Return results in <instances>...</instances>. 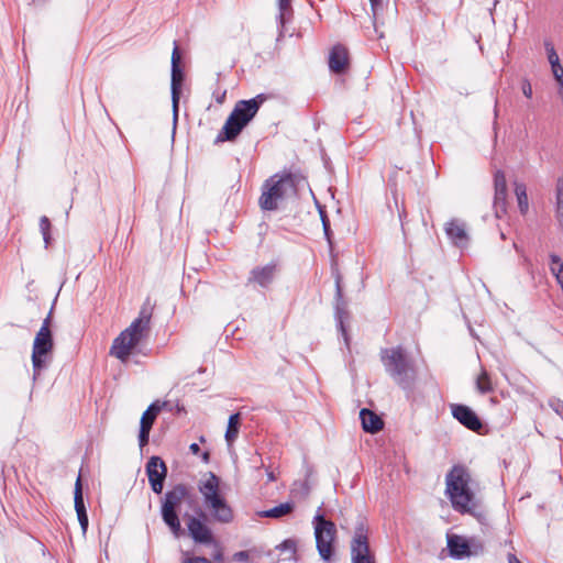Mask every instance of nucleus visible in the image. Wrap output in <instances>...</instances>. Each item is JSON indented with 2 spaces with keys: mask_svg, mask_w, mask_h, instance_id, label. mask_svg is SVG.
Listing matches in <instances>:
<instances>
[{
  "mask_svg": "<svg viewBox=\"0 0 563 563\" xmlns=\"http://www.w3.org/2000/svg\"><path fill=\"white\" fill-rule=\"evenodd\" d=\"M494 210L496 218H501L507 212L508 188L505 173L500 169L494 174Z\"/></svg>",
  "mask_w": 563,
  "mask_h": 563,
  "instance_id": "nucleus-16",
  "label": "nucleus"
},
{
  "mask_svg": "<svg viewBox=\"0 0 563 563\" xmlns=\"http://www.w3.org/2000/svg\"><path fill=\"white\" fill-rule=\"evenodd\" d=\"M553 77L563 74V66L560 64L551 66Z\"/></svg>",
  "mask_w": 563,
  "mask_h": 563,
  "instance_id": "nucleus-52",
  "label": "nucleus"
},
{
  "mask_svg": "<svg viewBox=\"0 0 563 563\" xmlns=\"http://www.w3.org/2000/svg\"><path fill=\"white\" fill-rule=\"evenodd\" d=\"M247 125L229 114L222 129L218 133L214 144L234 142Z\"/></svg>",
  "mask_w": 563,
  "mask_h": 563,
  "instance_id": "nucleus-18",
  "label": "nucleus"
},
{
  "mask_svg": "<svg viewBox=\"0 0 563 563\" xmlns=\"http://www.w3.org/2000/svg\"><path fill=\"white\" fill-rule=\"evenodd\" d=\"M484 552V544L477 538H464L460 536V559L477 556Z\"/></svg>",
  "mask_w": 563,
  "mask_h": 563,
  "instance_id": "nucleus-23",
  "label": "nucleus"
},
{
  "mask_svg": "<svg viewBox=\"0 0 563 563\" xmlns=\"http://www.w3.org/2000/svg\"><path fill=\"white\" fill-rule=\"evenodd\" d=\"M476 388L482 394H486L493 390L490 377L485 369H482L481 374L476 378Z\"/></svg>",
  "mask_w": 563,
  "mask_h": 563,
  "instance_id": "nucleus-32",
  "label": "nucleus"
},
{
  "mask_svg": "<svg viewBox=\"0 0 563 563\" xmlns=\"http://www.w3.org/2000/svg\"><path fill=\"white\" fill-rule=\"evenodd\" d=\"M316 203H317V207H318L319 212H320L321 221L323 222V221L329 220L325 211L322 210L321 206L319 205V202L317 200H316Z\"/></svg>",
  "mask_w": 563,
  "mask_h": 563,
  "instance_id": "nucleus-53",
  "label": "nucleus"
},
{
  "mask_svg": "<svg viewBox=\"0 0 563 563\" xmlns=\"http://www.w3.org/2000/svg\"><path fill=\"white\" fill-rule=\"evenodd\" d=\"M278 174L285 180L288 188L292 190L295 194H297L300 186L307 181L306 176L299 170H283L282 173Z\"/></svg>",
  "mask_w": 563,
  "mask_h": 563,
  "instance_id": "nucleus-26",
  "label": "nucleus"
},
{
  "mask_svg": "<svg viewBox=\"0 0 563 563\" xmlns=\"http://www.w3.org/2000/svg\"><path fill=\"white\" fill-rule=\"evenodd\" d=\"M316 547L320 558L330 563L335 555L336 526L319 511L313 517Z\"/></svg>",
  "mask_w": 563,
  "mask_h": 563,
  "instance_id": "nucleus-8",
  "label": "nucleus"
},
{
  "mask_svg": "<svg viewBox=\"0 0 563 563\" xmlns=\"http://www.w3.org/2000/svg\"><path fill=\"white\" fill-rule=\"evenodd\" d=\"M555 216L563 229V177L558 178L555 185Z\"/></svg>",
  "mask_w": 563,
  "mask_h": 563,
  "instance_id": "nucleus-30",
  "label": "nucleus"
},
{
  "mask_svg": "<svg viewBox=\"0 0 563 563\" xmlns=\"http://www.w3.org/2000/svg\"><path fill=\"white\" fill-rule=\"evenodd\" d=\"M249 558H250L249 551H239V552H235L233 555V559L235 561H247Z\"/></svg>",
  "mask_w": 563,
  "mask_h": 563,
  "instance_id": "nucleus-45",
  "label": "nucleus"
},
{
  "mask_svg": "<svg viewBox=\"0 0 563 563\" xmlns=\"http://www.w3.org/2000/svg\"><path fill=\"white\" fill-rule=\"evenodd\" d=\"M268 99V96L265 93H258L254 98L249 100H239L233 110L231 111V115L236 118L239 121H242L244 124L249 125L250 122L257 114L261 106Z\"/></svg>",
  "mask_w": 563,
  "mask_h": 563,
  "instance_id": "nucleus-14",
  "label": "nucleus"
},
{
  "mask_svg": "<svg viewBox=\"0 0 563 563\" xmlns=\"http://www.w3.org/2000/svg\"><path fill=\"white\" fill-rule=\"evenodd\" d=\"M51 313H52V310L49 311L48 316L44 319L42 327L40 328V330L37 332H43V330L44 331L46 330V333H52V331L49 329Z\"/></svg>",
  "mask_w": 563,
  "mask_h": 563,
  "instance_id": "nucleus-44",
  "label": "nucleus"
},
{
  "mask_svg": "<svg viewBox=\"0 0 563 563\" xmlns=\"http://www.w3.org/2000/svg\"><path fill=\"white\" fill-rule=\"evenodd\" d=\"M54 349L53 333L37 332L32 349L33 378L36 379L46 368L48 358Z\"/></svg>",
  "mask_w": 563,
  "mask_h": 563,
  "instance_id": "nucleus-12",
  "label": "nucleus"
},
{
  "mask_svg": "<svg viewBox=\"0 0 563 563\" xmlns=\"http://www.w3.org/2000/svg\"><path fill=\"white\" fill-rule=\"evenodd\" d=\"M446 541V549L449 551V555L453 559H457V534L453 532H448Z\"/></svg>",
  "mask_w": 563,
  "mask_h": 563,
  "instance_id": "nucleus-36",
  "label": "nucleus"
},
{
  "mask_svg": "<svg viewBox=\"0 0 563 563\" xmlns=\"http://www.w3.org/2000/svg\"><path fill=\"white\" fill-rule=\"evenodd\" d=\"M452 507L457 510V464H453L446 475V489Z\"/></svg>",
  "mask_w": 563,
  "mask_h": 563,
  "instance_id": "nucleus-24",
  "label": "nucleus"
},
{
  "mask_svg": "<svg viewBox=\"0 0 563 563\" xmlns=\"http://www.w3.org/2000/svg\"><path fill=\"white\" fill-rule=\"evenodd\" d=\"M554 79L558 82V89H563V74L555 76Z\"/></svg>",
  "mask_w": 563,
  "mask_h": 563,
  "instance_id": "nucleus-57",
  "label": "nucleus"
},
{
  "mask_svg": "<svg viewBox=\"0 0 563 563\" xmlns=\"http://www.w3.org/2000/svg\"><path fill=\"white\" fill-rule=\"evenodd\" d=\"M295 509V504L292 501H286L279 504L271 509L263 510L258 515L263 518H274L278 519L285 516L290 515Z\"/></svg>",
  "mask_w": 563,
  "mask_h": 563,
  "instance_id": "nucleus-27",
  "label": "nucleus"
},
{
  "mask_svg": "<svg viewBox=\"0 0 563 563\" xmlns=\"http://www.w3.org/2000/svg\"><path fill=\"white\" fill-rule=\"evenodd\" d=\"M288 186L278 173L267 178L262 185V194L258 198V205L263 211H275L279 208V202L286 197Z\"/></svg>",
  "mask_w": 563,
  "mask_h": 563,
  "instance_id": "nucleus-10",
  "label": "nucleus"
},
{
  "mask_svg": "<svg viewBox=\"0 0 563 563\" xmlns=\"http://www.w3.org/2000/svg\"><path fill=\"white\" fill-rule=\"evenodd\" d=\"M154 305L151 303L150 298H146V300L143 302L141 310L139 312L137 320L143 321L144 323L148 324L151 323L152 314H153Z\"/></svg>",
  "mask_w": 563,
  "mask_h": 563,
  "instance_id": "nucleus-33",
  "label": "nucleus"
},
{
  "mask_svg": "<svg viewBox=\"0 0 563 563\" xmlns=\"http://www.w3.org/2000/svg\"><path fill=\"white\" fill-rule=\"evenodd\" d=\"M360 419L362 428L366 433L375 434L384 428L383 419L368 408L361 409Z\"/></svg>",
  "mask_w": 563,
  "mask_h": 563,
  "instance_id": "nucleus-21",
  "label": "nucleus"
},
{
  "mask_svg": "<svg viewBox=\"0 0 563 563\" xmlns=\"http://www.w3.org/2000/svg\"><path fill=\"white\" fill-rule=\"evenodd\" d=\"M314 475V468L310 464H306L305 467V481L310 482V478Z\"/></svg>",
  "mask_w": 563,
  "mask_h": 563,
  "instance_id": "nucleus-46",
  "label": "nucleus"
},
{
  "mask_svg": "<svg viewBox=\"0 0 563 563\" xmlns=\"http://www.w3.org/2000/svg\"><path fill=\"white\" fill-rule=\"evenodd\" d=\"M340 527L347 533L353 532L350 542L351 563H377L375 552L369 545V526L367 518L356 509L340 511Z\"/></svg>",
  "mask_w": 563,
  "mask_h": 563,
  "instance_id": "nucleus-1",
  "label": "nucleus"
},
{
  "mask_svg": "<svg viewBox=\"0 0 563 563\" xmlns=\"http://www.w3.org/2000/svg\"><path fill=\"white\" fill-rule=\"evenodd\" d=\"M268 478H269V481H275L274 474L273 473L268 474Z\"/></svg>",
  "mask_w": 563,
  "mask_h": 563,
  "instance_id": "nucleus-59",
  "label": "nucleus"
},
{
  "mask_svg": "<svg viewBox=\"0 0 563 563\" xmlns=\"http://www.w3.org/2000/svg\"><path fill=\"white\" fill-rule=\"evenodd\" d=\"M207 475L208 478L198 485L199 492L203 496L205 506L210 510L214 521L220 523L232 522L234 512L220 492V478L213 472H209Z\"/></svg>",
  "mask_w": 563,
  "mask_h": 563,
  "instance_id": "nucleus-4",
  "label": "nucleus"
},
{
  "mask_svg": "<svg viewBox=\"0 0 563 563\" xmlns=\"http://www.w3.org/2000/svg\"><path fill=\"white\" fill-rule=\"evenodd\" d=\"M188 506H192L197 504V496L192 493V489L189 487V497L184 498V500Z\"/></svg>",
  "mask_w": 563,
  "mask_h": 563,
  "instance_id": "nucleus-47",
  "label": "nucleus"
},
{
  "mask_svg": "<svg viewBox=\"0 0 563 563\" xmlns=\"http://www.w3.org/2000/svg\"><path fill=\"white\" fill-rule=\"evenodd\" d=\"M187 497H189V486L179 483L174 485L172 489L167 490L162 499V519L175 538H180L185 533L180 525L178 507L183 503L184 498Z\"/></svg>",
  "mask_w": 563,
  "mask_h": 563,
  "instance_id": "nucleus-5",
  "label": "nucleus"
},
{
  "mask_svg": "<svg viewBox=\"0 0 563 563\" xmlns=\"http://www.w3.org/2000/svg\"><path fill=\"white\" fill-rule=\"evenodd\" d=\"M459 236H460V251H461L467 246V242H468L466 232H465L464 228H462L461 225H460Z\"/></svg>",
  "mask_w": 563,
  "mask_h": 563,
  "instance_id": "nucleus-42",
  "label": "nucleus"
},
{
  "mask_svg": "<svg viewBox=\"0 0 563 563\" xmlns=\"http://www.w3.org/2000/svg\"><path fill=\"white\" fill-rule=\"evenodd\" d=\"M210 457H211V454L209 451H203L201 453V460L205 462V463H209L210 462Z\"/></svg>",
  "mask_w": 563,
  "mask_h": 563,
  "instance_id": "nucleus-55",
  "label": "nucleus"
},
{
  "mask_svg": "<svg viewBox=\"0 0 563 563\" xmlns=\"http://www.w3.org/2000/svg\"><path fill=\"white\" fill-rule=\"evenodd\" d=\"M445 233L451 240L452 244L457 245V220L455 218L451 219L445 224Z\"/></svg>",
  "mask_w": 563,
  "mask_h": 563,
  "instance_id": "nucleus-35",
  "label": "nucleus"
},
{
  "mask_svg": "<svg viewBox=\"0 0 563 563\" xmlns=\"http://www.w3.org/2000/svg\"><path fill=\"white\" fill-rule=\"evenodd\" d=\"M521 89H522V93H523L527 98H531V97H532V87H531V84L529 82V80H528V79H523V80H522Z\"/></svg>",
  "mask_w": 563,
  "mask_h": 563,
  "instance_id": "nucleus-41",
  "label": "nucleus"
},
{
  "mask_svg": "<svg viewBox=\"0 0 563 563\" xmlns=\"http://www.w3.org/2000/svg\"><path fill=\"white\" fill-rule=\"evenodd\" d=\"M544 47L547 51L548 60H549L550 65L553 66V65L560 64V58H559V55H558L553 44L551 42H545Z\"/></svg>",
  "mask_w": 563,
  "mask_h": 563,
  "instance_id": "nucleus-37",
  "label": "nucleus"
},
{
  "mask_svg": "<svg viewBox=\"0 0 563 563\" xmlns=\"http://www.w3.org/2000/svg\"><path fill=\"white\" fill-rule=\"evenodd\" d=\"M278 10H279V15H278L279 24H280V26H284L285 23L292 15L291 0H278Z\"/></svg>",
  "mask_w": 563,
  "mask_h": 563,
  "instance_id": "nucleus-31",
  "label": "nucleus"
},
{
  "mask_svg": "<svg viewBox=\"0 0 563 563\" xmlns=\"http://www.w3.org/2000/svg\"><path fill=\"white\" fill-rule=\"evenodd\" d=\"M184 81H185V71L181 66L180 51H179L178 43L175 41L173 53H172V67H170V95H172L174 124H176L177 118H178L179 99H180Z\"/></svg>",
  "mask_w": 563,
  "mask_h": 563,
  "instance_id": "nucleus-11",
  "label": "nucleus"
},
{
  "mask_svg": "<svg viewBox=\"0 0 563 563\" xmlns=\"http://www.w3.org/2000/svg\"><path fill=\"white\" fill-rule=\"evenodd\" d=\"M350 67L349 52L342 44L334 45L329 55V68L333 74L344 75Z\"/></svg>",
  "mask_w": 563,
  "mask_h": 563,
  "instance_id": "nucleus-17",
  "label": "nucleus"
},
{
  "mask_svg": "<svg viewBox=\"0 0 563 563\" xmlns=\"http://www.w3.org/2000/svg\"><path fill=\"white\" fill-rule=\"evenodd\" d=\"M483 489L479 478L460 466V514H468L478 521L485 519Z\"/></svg>",
  "mask_w": 563,
  "mask_h": 563,
  "instance_id": "nucleus-3",
  "label": "nucleus"
},
{
  "mask_svg": "<svg viewBox=\"0 0 563 563\" xmlns=\"http://www.w3.org/2000/svg\"><path fill=\"white\" fill-rule=\"evenodd\" d=\"M380 361L386 373L406 391H412L417 380V368L401 345L380 350Z\"/></svg>",
  "mask_w": 563,
  "mask_h": 563,
  "instance_id": "nucleus-2",
  "label": "nucleus"
},
{
  "mask_svg": "<svg viewBox=\"0 0 563 563\" xmlns=\"http://www.w3.org/2000/svg\"><path fill=\"white\" fill-rule=\"evenodd\" d=\"M396 176H397V172L394 173V175H391L388 179V188L390 189V192L393 195V199H394V203H395V207L398 211V217H399V220L401 222V225H404V220L406 219L407 217V211H406V208H405V205H404V199L399 197V192H398V185H397V181H396Z\"/></svg>",
  "mask_w": 563,
  "mask_h": 563,
  "instance_id": "nucleus-25",
  "label": "nucleus"
},
{
  "mask_svg": "<svg viewBox=\"0 0 563 563\" xmlns=\"http://www.w3.org/2000/svg\"><path fill=\"white\" fill-rule=\"evenodd\" d=\"M170 405H172L170 400H166L163 402H159L158 400H156V401L152 402L147 407V409L143 412V415L141 417L140 426H143V424L147 426V429L152 430L153 424L162 409L172 411V407H169Z\"/></svg>",
  "mask_w": 563,
  "mask_h": 563,
  "instance_id": "nucleus-22",
  "label": "nucleus"
},
{
  "mask_svg": "<svg viewBox=\"0 0 563 563\" xmlns=\"http://www.w3.org/2000/svg\"><path fill=\"white\" fill-rule=\"evenodd\" d=\"M460 424L481 435L488 433L487 426L475 411L465 405H460Z\"/></svg>",
  "mask_w": 563,
  "mask_h": 563,
  "instance_id": "nucleus-19",
  "label": "nucleus"
},
{
  "mask_svg": "<svg viewBox=\"0 0 563 563\" xmlns=\"http://www.w3.org/2000/svg\"><path fill=\"white\" fill-rule=\"evenodd\" d=\"M331 274L334 278L335 294H334V318L336 327L341 332L346 346H350V336L345 327V320L350 318L347 310V300L344 298L343 276L335 263L331 265Z\"/></svg>",
  "mask_w": 563,
  "mask_h": 563,
  "instance_id": "nucleus-9",
  "label": "nucleus"
},
{
  "mask_svg": "<svg viewBox=\"0 0 563 563\" xmlns=\"http://www.w3.org/2000/svg\"><path fill=\"white\" fill-rule=\"evenodd\" d=\"M189 450H190V452H191L192 454H195V455H196V454H198V453H200V446H199V444H198V443H191V444L189 445Z\"/></svg>",
  "mask_w": 563,
  "mask_h": 563,
  "instance_id": "nucleus-54",
  "label": "nucleus"
},
{
  "mask_svg": "<svg viewBox=\"0 0 563 563\" xmlns=\"http://www.w3.org/2000/svg\"><path fill=\"white\" fill-rule=\"evenodd\" d=\"M167 472V465L159 456H151L146 462L145 473L147 475L151 489L157 495L163 493Z\"/></svg>",
  "mask_w": 563,
  "mask_h": 563,
  "instance_id": "nucleus-13",
  "label": "nucleus"
},
{
  "mask_svg": "<svg viewBox=\"0 0 563 563\" xmlns=\"http://www.w3.org/2000/svg\"><path fill=\"white\" fill-rule=\"evenodd\" d=\"M51 229H52V224H51L49 219L46 216L41 217L40 231L43 235V240H44L46 249L48 247L51 240H52Z\"/></svg>",
  "mask_w": 563,
  "mask_h": 563,
  "instance_id": "nucleus-34",
  "label": "nucleus"
},
{
  "mask_svg": "<svg viewBox=\"0 0 563 563\" xmlns=\"http://www.w3.org/2000/svg\"><path fill=\"white\" fill-rule=\"evenodd\" d=\"M181 563H212V562L205 556H191V558L184 559L181 561Z\"/></svg>",
  "mask_w": 563,
  "mask_h": 563,
  "instance_id": "nucleus-40",
  "label": "nucleus"
},
{
  "mask_svg": "<svg viewBox=\"0 0 563 563\" xmlns=\"http://www.w3.org/2000/svg\"><path fill=\"white\" fill-rule=\"evenodd\" d=\"M240 424H241V413L235 412L230 415L228 420V426L224 434V439L228 442V444H231L235 441V439L239 435L240 431Z\"/></svg>",
  "mask_w": 563,
  "mask_h": 563,
  "instance_id": "nucleus-28",
  "label": "nucleus"
},
{
  "mask_svg": "<svg viewBox=\"0 0 563 563\" xmlns=\"http://www.w3.org/2000/svg\"><path fill=\"white\" fill-rule=\"evenodd\" d=\"M383 0H369L371 9L373 11V15L375 16L377 14V10L379 7H382Z\"/></svg>",
  "mask_w": 563,
  "mask_h": 563,
  "instance_id": "nucleus-49",
  "label": "nucleus"
},
{
  "mask_svg": "<svg viewBox=\"0 0 563 563\" xmlns=\"http://www.w3.org/2000/svg\"><path fill=\"white\" fill-rule=\"evenodd\" d=\"M278 273V263L272 261L264 266L254 267L247 277V285H257L262 288H268Z\"/></svg>",
  "mask_w": 563,
  "mask_h": 563,
  "instance_id": "nucleus-15",
  "label": "nucleus"
},
{
  "mask_svg": "<svg viewBox=\"0 0 563 563\" xmlns=\"http://www.w3.org/2000/svg\"><path fill=\"white\" fill-rule=\"evenodd\" d=\"M515 186V195L517 198L518 207L521 214H526L529 210V200L527 195V187L523 183L516 181Z\"/></svg>",
  "mask_w": 563,
  "mask_h": 563,
  "instance_id": "nucleus-29",
  "label": "nucleus"
},
{
  "mask_svg": "<svg viewBox=\"0 0 563 563\" xmlns=\"http://www.w3.org/2000/svg\"><path fill=\"white\" fill-rule=\"evenodd\" d=\"M148 324L137 319L133 320L130 327L113 340L110 355L125 363L139 343L148 335Z\"/></svg>",
  "mask_w": 563,
  "mask_h": 563,
  "instance_id": "nucleus-6",
  "label": "nucleus"
},
{
  "mask_svg": "<svg viewBox=\"0 0 563 563\" xmlns=\"http://www.w3.org/2000/svg\"><path fill=\"white\" fill-rule=\"evenodd\" d=\"M194 510L196 516H189L188 514H185V518H188L187 530L189 537L197 544H213L216 547V551L212 554V559L214 561L222 562L223 552L219 545V542L216 540L212 530L206 523L208 520L207 514L199 506H197Z\"/></svg>",
  "mask_w": 563,
  "mask_h": 563,
  "instance_id": "nucleus-7",
  "label": "nucleus"
},
{
  "mask_svg": "<svg viewBox=\"0 0 563 563\" xmlns=\"http://www.w3.org/2000/svg\"><path fill=\"white\" fill-rule=\"evenodd\" d=\"M450 409L453 418L457 419V404H451Z\"/></svg>",
  "mask_w": 563,
  "mask_h": 563,
  "instance_id": "nucleus-56",
  "label": "nucleus"
},
{
  "mask_svg": "<svg viewBox=\"0 0 563 563\" xmlns=\"http://www.w3.org/2000/svg\"><path fill=\"white\" fill-rule=\"evenodd\" d=\"M150 432H151V429H147V426H144V424L140 426L139 445L141 449L148 444Z\"/></svg>",
  "mask_w": 563,
  "mask_h": 563,
  "instance_id": "nucleus-39",
  "label": "nucleus"
},
{
  "mask_svg": "<svg viewBox=\"0 0 563 563\" xmlns=\"http://www.w3.org/2000/svg\"><path fill=\"white\" fill-rule=\"evenodd\" d=\"M322 227H323L324 236L328 240V242L331 244L332 231L330 228V220L323 221Z\"/></svg>",
  "mask_w": 563,
  "mask_h": 563,
  "instance_id": "nucleus-43",
  "label": "nucleus"
},
{
  "mask_svg": "<svg viewBox=\"0 0 563 563\" xmlns=\"http://www.w3.org/2000/svg\"><path fill=\"white\" fill-rule=\"evenodd\" d=\"M47 0H33L34 3L44 4Z\"/></svg>",
  "mask_w": 563,
  "mask_h": 563,
  "instance_id": "nucleus-58",
  "label": "nucleus"
},
{
  "mask_svg": "<svg viewBox=\"0 0 563 563\" xmlns=\"http://www.w3.org/2000/svg\"><path fill=\"white\" fill-rule=\"evenodd\" d=\"M74 501H75V510L77 514V518L80 525V528L84 533H86L89 525V519L87 515V509L84 500L82 495V483H81V476L78 475L76 483H75V489H74Z\"/></svg>",
  "mask_w": 563,
  "mask_h": 563,
  "instance_id": "nucleus-20",
  "label": "nucleus"
},
{
  "mask_svg": "<svg viewBox=\"0 0 563 563\" xmlns=\"http://www.w3.org/2000/svg\"><path fill=\"white\" fill-rule=\"evenodd\" d=\"M280 551H289L294 556L297 552V542L294 539H286L276 547Z\"/></svg>",
  "mask_w": 563,
  "mask_h": 563,
  "instance_id": "nucleus-38",
  "label": "nucleus"
},
{
  "mask_svg": "<svg viewBox=\"0 0 563 563\" xmlns=\"http://www.w3.org/2000/svg\"><path fill=\"white\" fill-rule=\"evenodd\" d=\"M199 440H200V442H202V443L206 441V439H205V437H203V435H201Z\"/></svg>",
  "mask_w": 563,
  "mask_h": 563,
  "instance_id": "nucleus-60",
  "label": "nucleus"
},
{
  "mask_svg": "<svg viewBox=\"0 0 563 563\" xmlns=\"http://www.w3.org/2000/svg\"><path fill=\"white\" fill-rule=\"evenodd\" d=\"M300 487H301V493L305 497L309 496L310 494V490H311V486H310V483L307 482V481H303L302 483H300Z\"/></svg>",
  "mask_w": 563,
  "mask_h": 563,
  "instance_id": "nucleus-48",
  "label": "nucleus"
},
{
  "mask_svg": "<svg viewBox=\"0 0 563 563\" xmlns=\"http://www.w3.org/2000/svg\"><path fill=\"white\" fill-rule=\"evenodd\" d=\"M169 407H172V411L175 410L177 415L186 412L185 406L179 402H176L175 405L172 402Z\"/></svg>",
  "mask_w": 563,
  "mask_h": 563,
  "instance_id": "nucleus-50",
  "label": "nucleus"
},
{
  "mask_svg": "<svg viewBox=\"0 0 563 563\" xmlns=\"http://www.w3.org/2000/svg\"><path fill=\"white\" fill-rule=\"evenodd\" d=\"M213 96L216 97V101L221 104V103L224 102V99H225V96H227V91L225 90H223L221 92L220 91H216L213 93Z\"/></svg>",
  "mask_w": 563,
  "mask_h": 563,
  "instance_id": "nucleus-51",
  "label": "nucleus"
}]
</instances>
